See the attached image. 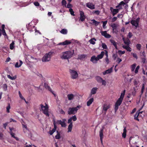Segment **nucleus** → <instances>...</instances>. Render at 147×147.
<instances>
[{"mask_svg":"<svg viewBox=\"0 0 147 147\" xmlns=\"http://www.w3.org/2000/svg\"><path fill=\"white\" fill-rule=\"evenodd\" d=\"M141 47V45L140 44H138L136 45V48L139 51L140 50Z\"/></svg>","mask_w":147,"mask_h":147,"instance_id":"46","label":"nucleus"},{"mask_svg":"<svg viewBox=\"0 0 147 147\" xmlns=\"http://www.w3.org/2000/svg\"><path fill=\"white\" fill-rule=\"evenodd\" d=\"M100 13V12L99 10H96L94 11H93L92 12L93 14H96L97 15H98Z\"/></svg>","mask_w":147,"mask_h":147,"instance_id":"39","label":"nucleus"},{"mask_svg":"<svg viewBox=\"0 0 147 147\" xmlns=\"http://www.w3.org/2000/svg\"><path fill=\"white\" fill-rule=\"evenodd\" d=\"M101 35L107 38H109L111 37V36L109 34H107L106 31H103L101 32Z\"/></svg>","mask_w":147,"mask_h":147,"instance_id":"12","label":"nucleus"},{"mask_svg":"<svg viewBox=\"0 0 147 147\" xmlns=\"http://www.w3.org/2000/svg\"><path fill=\"white\" fill-rule=\"evenodd\" d=\"M134 85L135 86H136V87L135 88H134V90L135 91L136 87V88L137 87V84H138V83L137 82V81L136 80H135L134 81Z\"/></svg>","mask_w":147,"mask_h":147,"instance_id":"45","label":"nucleus"},{"mask_svg":"<svg viewBox=\"0 0 147 147\" xmlns=\"http://www.w3.org/2000/svg\"><path fill=\"white\" fill-rule=\"evenodd\" d=\"M10 108V106L9 103L8 104V106L6 107L7 112L8 113H9L10 112L9 109Z\"/></svg>","mask_w":147,"mask_h":147,"instance_id":"43","label":"nucleus"},{"mask_svg":"<svg viewBox=\"0 0 147 147\" xmlns=\"http://www.w3.org/2000/svg\"><path fill=\"white\" fill-rule=\"evenodd\" d=\"M110 107V105L107 104H104L103 105V110L105 111L106 113L108 109H109Z\"/></svg>","mask_w":147,"mask_h":147,"instance_id":"15","label":"nucleus"},{"mask_svg":"<svg viewBox=\"0 0 147 147\" xmlns=\"http://www.w3.org/2000/svg\"><path fill=\"white\" fill-rule=\"evenodd\" d=\"M119 9H113L112 11V12L113 16H114L115 15L118 13L119 12Z\"/></svg>","mask_w":147,"mask_h":147,"instance_id":"26","label":"nucleus"},{"mask_svg":"<svg viewBox=\"0 0 147 147\" xmlns=\"http://www.w3.org/2000/svg\"><path fill=\"white\" fill-rule=\"evenodd\" d=\"M136 64L135 63H134L133 65H131V71L132 72L134 71L136 67Z\"/></svg>","mask_w":147,"mask_h":147,"instance_id":"34","label":"nucleus"},{"mask_svg":"<svg viewBox=\"0 0 147 147\" xmlns=\"http://www.w3.org/2000/svg\"><path fill=\"white\" fill-rule=\"evenodd\" d=\"M125 53V51H122L121 50H119L118 51V53L119 55H121L122 54H124Z\"/></svg>","mask_w":147,"mask_h":147,"instance_id":"44","label":"nucleus"},{"mask_svg":"<svg viewBox=\"0 0 147 147\" xmlns=\"http://www.w3.org/2000/svg\"><path fill=\"white\" fill-rule=\"evenodd\" d=\"M94 100L93 98H90L87 102V105L88 106H89L92 103Z\"/></svg>","mask_w":147,"mask_h":147,"instance_id":"23","label":"nucleus"},{"mask_svg":"<svg viewBox=\"0 0 147 147\" xmlns=\"http://www.w3.org/2000/svg\"><path fill=\"white\" fill-rule=\"evenodd\" d=\"M1 31L2 32V34L4 36H7V34L5 32V30H1Z\"/></svg>","mask_w":147,"mask_h":147,"instance_id":"62","label":"nucleus"},{"mask_svg":"<svg viewBox=\"0 0 147 147\" xmlns=\"http://www.w3.org/2000/svg\"><path fill=\"white\" fill-rule=\"evenodd\" d=\"M80 18L79 20H81L82 22H83L85 20L86 18V16L84 15V12L82 11H80Z\"/></svg>","mask_w":147,"mask_h":147,"instance_id":"9","label":"nucleus"},{"mask_svg":"<svg viewBox=\"0 0 147 147\" xmlns=\"http://www.w3.org/2000/svg\"><path fill=\"white\" fill-rule=\"evenodd\" d=\"M53 53V52H50L48 53H46L42 59V61L46 62L50 61Z\"/></svg>","mask_w":147,"mask_h":147,"instance_id":"4","label":"nucleus"},{"mask_svg":"<svg viewBox=\"0 0 147 147\" xmlns=\"http://www.w3.org/2000/svg\"><path fill=\"white\" fill-rule=\"evenodd\" d=\"M20 61V64L19 65L18 62H16L15 65V67L18 68L19 67L22 65L23 64L22 61L21 60H19Z\"/></svg>","mask_w":147,"mask_h":147,"instance_id":"21","label":"nucleus"},{"mask_svg":"<svg viewBox=\"0 0 147 147\" xmlns=\"http://www.w3.org/2000/svg\"><path fill=\"white\" fill-rule=\"evenodd\" d=\"M140 18H138L136 20L132 19L131 20L130 22L133 26H135L136 28L139 27V24L140 20Z\"/></svg>","mask_w":147,"mask_h":147,"instance_id":"5","label":"nucleus"},{"mask_svg":"<svg viewBox=\"0 0 147 147\" xmlns=\"http://www.w3.org/2000/svg\"><path fill=\"white\" fill-rule=\"evenodd\" d=\"M86 5L87 7L91 9H94L95 8V5L93 4L92 3H87L86 4Z\"/></svg>","mask_w":147,"mask_h":147,"instance_id":"13","label":"nucleus"},{"mask_svg":"<svg viewBox=\"0 0 147 147\" xmlns=\"http://www.w3.org/2000/svg\"><path fill=\"white\" fill-rule=\"evenodd\" d=\"M145 84H142V86L141 89V95L143 93V92L144 91V88H145Z\"/></svg>","mask_w":147,"mask_h":147,"instance_id":"41","label":"nucleus"},{"mask_svg":"<svg viewBox=\"0 0 147 147\" xmlns=\"http://www.w3.org/2000/svg\"><path fill=\"white\" fill-rule=\"evenodd\" d=\"M126 130L125 128L123 129V132L122 134V136L123 138H125L126 135Z\"/></svg>","mask_w":147,"mask_h":147,"instance_id":"35","label":"nucleus"},{"mask_svg":"<svg viewBox=\"0 0 147 147\" xmlns=\"http://www.w3.org/2000/svg\"><path fill=\"white\" fill-rule=\"evenodd\" d=\"M69 72L70 74L71 78L73 79H76L78 77V74L76 71L71 69H69Z\"/></svg>","mask_w":147,"mask_h":147,"instance_id":"6","label":"nucleus"},{"mask_svg":"<svg viewBox=\"0 0 147 147\" xmlns=\"http://www.w3.org/2000/svg\"><path fill=\"white\" fill-rule=\"evenodd\" d=\"M112 68H111L109 69L106 70L105 71H104L103 73V75H105L107 74H108L112 72Z\"/></svg>","mask_w":147,"mask_h":147,"instance_id":"24","label":"nucleus"},{"mask_svg":"<svg viewBox=\"0 0 147 147\" xmlns=\"http://www.w3.org/2000/svg\"><path fill=\"white\" fill-rule=\"evenodd\" d=\"M74 96L73 94H69L67 95V97L69 100H71L74 99Z\"/></svg>","mask_w":147,"mask_h":147,"instance_id":"27","label":"nucleus"},{"mask_svg":"<svg viewBox=\"0 0 147 147\" xmlns=\"http://www.w3.org/2000/svg\"><path fill=\"white\" fill-rule=\"evenodd\" d=\"M87 56L86 55L82 54L78 55V59L80 60H82L83 59H85Z\"/></svg>","mask_w":147,"mask_h":147,"instance_id":"19","label":"nucleus"},{"mask_svg":"<svg viewBox=\"0 0 147 147\" xmlns=\"http://www.w3.org/2000/svg\"><path fill=\"white\" fill-rule=\"evenodd\" d=\"M72 126H73L72 123H71L70 124H69V125L68 126V132H71V131L72 130Z\"/></svg>","mask_w":147,"mask_h":147,"instance_id":"31","label":"nucleus"},{"mask_svg":"<svg viewBox=\"0 0 147 147\" xmlns=\"http://www.w3.org/2000/svg\"><path fill=\"white\" fill-rule=\"evenodd\" d=\"M125 4V3L123 1H122L120 2V3L119 4L116 6V8L117 9H119V10H120L122 9V5H124Z\"/></svg>","mask_w":147,"mask_h":147,"instance_id":"16","label":"nucleus"},{"mask_svg":"<svg viewBox=\"0 0 147 147\" xmlns=\"http://www.w3.org/2000/svg\"><path fill=\"white\" fill-rule=\"evenodd\" d=\"M105 52L104 51H102L101 52L100 54L99 55H98L97 56V57L98 58V61L99 60V59H102L104 55H105Z\"/></svg>","mask_w":147,"mask_h":147,"instance_id":"18","label":"nucleus"},{"mask_svg":"<svg viewBox=\"0 0 147 147\" xmlns=\"http://www.w3.org/2000/svg\"><path fill=\"white\" fill-rule=\"evenodd\" d=\"M60 32L63 34H66L67 32V31L66 29H63L60 31Z\"/></svg>","mask_w":147,"mask_h":147,"instance_id":"36","label":"nucleus"},{"mask_svg":"<svg viewBox=\"0 0 147 147\" xmlns=\"http://www.w3.org/2000/svg\"><path fill=\"white\" fill-rule=\"evenodd\" d=\"M102 48L105 49H107V46L106 44L105 43H102Z\"/></svg>","mask_w":147,"mask_h":147,"instance_id":"52","label":"nucleus"},{"mask_svg":"<svg viewBox=\"0 0 147 147\" xmlns=\"http://www.w3.org/2000/svg\"><path fill=\"white\" fill-rule=\"evenodd\" d=\"M96 41V39L94 38H93L89 40V42L90 44L94 45L95 43V41Z\"/></svg>","mask_w":147,"mask_h":147,"instance_id":"29","label":"nucleus"},{"mask_svg":"<svg viewBox=\"0 0 147 147\" xmlns=\"http://www.w3.org/2000/svg\"><path fill=\"white\" fill-rule=\"evenodd\" d=\"M123 100L119 98L116 101L115 104V107L114 108L115 111V112H116L118 109L120 105L121 104Z\"/></svg>","mask_w":147,"mask_h":147,"instance_id":"7","label":"nucleus"},{"mask_svg":"<svg viewBox=\"0 0 147 147\" xmlns=\"http://www.w3.org/2000/svg\"><path fill=\"white\" fill-rule=\"evenodd\" d=\"M53 122L54 125V127L52 130H50L49 132V134L51 135H52L55 132L57 127L56 125L55 121V119L53 120Z\"/></svg>","mask_w":147,"mask_h":147,"instance_id":"10","label":"nucleus"},{"mask_svg":"<svg viewBox=\"0 0 147 147\" xmlns=\"http://www.w3.org/2000/svg\"><path fill=\"white\" fill-rule=\"evenodd\" d=\"M44 84L45 87L46 89L48 90L49 91H51L53 94L55 95V94L53 93V92L52 91L50 86L48 85V84H47L46 83H45Z\"/></svg>","mask_w":147,"mask_h":147,"instance_id":"20","label":"nucleus"},{"mask_svg":"<svg viewBox=\"0 0 147 147\" xmlns=\"http://www.w3.org/2000/svg\"><path fill=\"white\" fill-rule=\"evenodd\" d=\"M72 120H73V121H75L77 119L76 115H74L71 117Z\"/></svg>","mask_w":147,"mask_h":147,"instance_id":"58","label":"nucleus"},{"mask_svg":"<svg viewBox=\"0 0 147 147\" xmlns=\"http://www.w3.org/2000/svg\"><path fill=\"white\" fill-rule=\"evenodd\" d=\"M41 110L42 111L43 113L47 117H49L50 115L49 112V107L48 105L46 103L45 105L44 106L42 104L40 105Z\"/></svg>","mask_w":147,"mask_h":147,"instance_id":"2","label":"nucleus"},{"mask_svg":"<svg viewBox=\"0 0 147 147\" xmlns=\"http://www.w3.org/2000/svg\"><path fill=\"white\" fill-rule=\"evenodd\" d=\"M131 53L132 55L133 56L134 58H135L136 59H137L138 58V56L136 53H133L132 52Z\"/></svg>","mask_w":147,"mask_h":147,"instance_id":"50","label":"nucleus"},{"mask_svg":"<svg viewBox=\"0 0 147 147\" xmlns=\"http://www.w3.org/2000/svg\"><path fill=\"white\" fill-rule=\"evenodd\" d=\"M139 116V113H136L135 114L134 116V119L135 120H137L138 121H139V119L138 118V117Z\"/></svg>","mask_w":147,"mask_h":147,"instance_id":"38","label":"nucleus"},{"mask_svg":"<svg viewBox=\"0 0 147 147\" xmlns=\"http://www.w3.org/2000/svg\"><path fill=\"white\" fill-rule=\"evenodd\" d=\"M97 57L95 55H93L91 58L90 61L92 62L93 63H97V61H98Z\"/></svg>","mask_w":147,"mask_h":147,"instance_id":"11","label":"nucleus"},{"mask_svg":"<svg viewBox=\"0 0 147 147\" xmlns=\"http://www.w3.org/2000/svg\"><path fill=\"white\" fill-rule=\"evenodd\" d=\"M113 28V32L116 33H117L118 32V30L117 28V26L116 24H112L111 26Z\"/></svg>","mask_w":147,"mask_h":147,"instance_id":"14","label":"nucleus"},{"mask_svg":"<svg viewBox=\"0 0 147 147\" xmlns=\"http://www.w3.org/2000/svg\"><path fill=\"white\" fill-rule=\"evenodd\" d=\"M91 21L92 22V23L93 24H94V25L95 26H97L98 24H99L100 22H98L94 19L92 20H91Z\"/></svg>","mask_w":147,"mask_h":147,"instance_id":"37","label":"nucleus"},{"mask_svg":"<svg viewBox=\"0 0 147 147\" xmlns=\"http://www.w3.org/2000/svg\"><path fill=\"white\" fill-rule=\"evenodd\" d=\"M34 5L36 6H38L39 5V3L37 1H35L34 2Z\"/></svg>","mask_w":147,"mask_h":147,"instance_id":"63","label":"nucleus"},{"mask_svg":"<svg viewBox=\"0 0 147 147\" xmlns=\"http://www.w3.org/2000/svg\"><path fill=\"white\" fill-rule=\"evenodd\" d=\"M69 11L70 12V14H71V15H73V16H75V14H74V12L73 11V10L72 9H71V8L69 9Z\"/></svg>","mask_w":147,"mask_h":147,"instance_id":"48","label":"nucleus"},{"mask_svg":"<svg viewBox=\"0 0 147 147\" xmlns=\"http://www.w3.org/2000/svg\"><path fill=\"white\" fill-rule=\"evenodd\" d=\"M71 43V42L68 40H66L65 41L63 42V45H65L70 44Z\"/></svg>","mask_w":147,"mask_h":147,"instance_id":"30","label":"nucleus"},{"mask_svg":"<svg viewBox=\"0 0 147 147\" xmlns=\"http://www.w3.org/2000/svg\"><path fill=\"white\" fill-rule=\"evenodd\" d=\"M133 35L132 33L131 32H129L128 33L127 36L129 38H130Z\"/></svg>","mask_w":147,"mask_h":147,"instance_id":"64","label":"nucleus"},{"mask_svg":"<svg viewBox=\"0 0 147 147\" xmlns=\"http://www.w3.org/2000/svg\"><path fill=\"white\" fill-rule=\"evenodd\" d=\"M98 88L97 87L93 88L91 90L90 96L92 94H94L96 93Z\"/></svg>","mask_w":147,"mask_h":147,"instance_id":"17","label":"nucleus"},{"mask_svg":"<svg viewBox=\"0 0 147 147\" xmlns=\"http://www.w3.org/2000/svg\"><path fill=\"white\" fill-rule=\"evenodd\" d=\"M139 68H140V66L139 65H138V66L136 69H135V73L136 74H137L138 72V70H139Z\"/></svg>","mask_w":147,"mask_h":147,"instance_id":"54","label":"nucleus"},{"mask_svg":"<svg viewBox=\"0 0 147 147\" xmlns=\"http://www.w3.org/2000/svg\"><path fill=\"white\" fill-rule=\"evenodd\" d=\"M123 41H124V43L127 45H129L130 44V41L128 39H126L125 40L124 38H123Z\"/></svg>","mask_w":147,"mask_h":147,"instance_id":"22","label":"nucleus"},{"mask_svg":"<svg viewBox=\"0 0 147 147\" xmlns=\"http://www.w3.org/2000/svg\"><path fill=\"white\" fill-rule=\"evenodd\" d=\"M103 129H101L100 131V138H103Z\"/></svg>","mask_w":147,"mask_h":147,"instance_id":"42","label":"nucleus"},{"mask_svg":"<svg viewBox=\"0 0 147 147\" xmlns=\"http://www.w3.org/2000/svg\"><path fill=\"white\" fill-rule=\"evenodd\" d=\"M31 24L32 23H30L26 26L27 29L30 32H33L35 30V26L34 25H32Z\"/></svg>","mask_w":147,"mask_h":147,"instance_id":"8","label":"nucleus"},{"mask_svg":"<svg viewBox=\"0 0 147 147\" xmlns=\"http://www.w3.org/2000/svg\"><path fill=\"white\" fill-rule=\"evenodd\" d=\"M81 107L79 105L76 107H70L68 111V113L69 115L74 114L76 113L78 109H79Z\"/></svg>","mask_w":147,"mask_h":147,"instance_id":"3","label":"nucleus"},{"mask_svg":"<svg viewBox=\"0 0 147 147\" xmlns=\"http://www.w3.org/2000/svg\"><path fill=\"white\" fill-rule=\"evenodd\" d=\"M105 60L106 62V63L107 64H108L109 63V59L108 58V57H106L105 59Z\"/></svg>","mask_w":147,"mask_h":147,"instance_id":"55","label":"nucleus"},{"mask_svg":"<svg viewBox=\"0 0 147 147\" xmlns=\"http://www.w3.org/2000/svg\"><path fill=\"white\" fill-rule=\"evenodd\" d=\"M96 80L99 83H101L103 80L102 78L99 76H97L96 77Z\"/></svg>","mask_w":147,"mask_h":147,"instance_id":"33","label":"nucleus"},{"mask_svg":"<svg viewBox=\"0 0 147 147\" xmlns=\"http://www.w3.org/2000/svg\"><path fill=\"white\" fill-rule=\"evenodd\" d=\"M122 61V60L119 57L117 58L116 61L118 64H119Z\"/></svg>","mask_w":147,"mask_h":147,"instance_id":"59","label":"nucleus"},{"mask_svg":"<svg viewBox=\"0 0 147 147\" xmlns=\"http://www.w3.org/2000/svg\"><path fill=\"white\" fill-rule=\"evenodd\" d=\"M57 134L55 136V138L57 139H59L60 138V134L58 132V131H57Z\"/></svg>","mask_w":147,"mask_h":147,"instance_id":"40","label":"nucleus"},{"mask_svg":"<svg viewBox=\"0 0 147 147\" xmlns=\"http://www.w3.org/2000/svg\"><path fill=\"white\" fill-rule=\"evenodd\" d=\"M15 43L14 41H12L10 45V49L11 50H13L15 47Z\"/></svg>","mask_w":147,"mask_h":147,"instance_id":"32","label":"nucleus"},{"mask_svg":"<svg viewBox=\"0 0 147 147\" xmlns=\"http://www.w3.org/2000/svg\"><path fill=\"white\" fill-rule=\"evenodd\" d=\"M7 77L9 78L12 80H15L16 78L15 77H11L9 75H7Z\"/></svg>","mask_w":147,"mask_h":147,"instance_id":"51","label":"nucleus"},{"mask_svg":"<svg viewBox=\"0 0 147 147\" xmlns=\"http://www.w3.org/2000/svg\"><path fill=\"white\" fill-rule=\"evenodd\" d=\"M19 94L20 98L22 100H25V98L22 96V94L21 93L20 91L18 92Z\"/></svg>","mask_w":147,"mask_h":147,"instance_id":"47","label":"nucleus"},{"mask_svg":"<svg viewBox=\"0 0 147 147\" xmlns=\"http://www.w3.org/2000/svg\"><path fill=\"white\" fill-rule=\"evenodd\" d=\"M61 125L62 127H65L66 126V124L64 121H61Z\"/></svg>","mask_w":147,"mask_h":147,"instance_id":"56","label":"nucleus"},{"mask_svg":"<svg viewBox=\"0 0 147 147\" xmlns=\"http://www.w3.org/2000/svg\"><path fill=\"white\" fill-rule=\"evenodd\" d=\"M125 91H126L125 90H123V92H122V93H121V95L120 96V97H119V98L121 99L122 100H123V98L124 97V95L125 94Z\"/></svg>","mask_w":147,"mask_h":147,"instance_id":"28","label":"nucleus"},{"mask_svg":"<svg viewBox=\"0 0 147 147\" xmlns=\"http://www.w3.org/2000/svg\"><path fill=\"white\" fill-rule=\"evenodd\" d=\"M3 90L5 91H6L7 90V86L6 84H4L3 85Z\"/></svg>","mask_w":147,"mask_h":147,"instance_id":"49","label":"nucleus"},{"mask_svg":"<svg viewBox=\"0 0 147 147\" xmlns=\"http://www.w3.org/2000/svg\"><path fill=\"white\" fill-rule=\"evenodd\" d=\"M117 57V55L116 54H114L113 55L112 57L114 60H116Z\"/></svg>","mask_w":147,"mask_h":147,"instance_id":"53","label":"nucleus"},{"mask_svg":"<svg viewBox=\"0 0 147 147\" xmlns=\"http://www.w3.org/2000/svg\"><path fill=\"white\" fill-rule=\"evenodd\" d=\"M107 21H106L103 22L102 26H103V28H105V26L106 24H107Z\"/></svg>","mask_w":147,"mask_h":147,"instance_id":"60","label":"nucleus"},{"mask_svg":"<svg viewBox=\"0 0 147 147\" xmlns=\"http://www.w3.org/2000/svg\"><path fill=\"white\" fill-rule=\"evenodd\" d=\"M101 82H102V85H104V86H105L107 84L106 81L103 80H102Z\"/></svg>","mask_w":147,"mask_h":147,"instance_id":"61","label":"nucleus"},{"mask_svg":"<svg viewBox=\"0 0 147 147\" xmlns=\"http://www.w3.org/2000/svg\"><path fill=\"white\" fill-rule=\"evenodd\" d=\"M74 54V51H67L63 53V55L61 57L63 59H68L71 57Z\"/></svg>","mask_w":147,"mask_h":147,"instance_id":"1","label":"nucleus"},{"mask_svg":"<svg viewBox=\"0 0 147 147\" xmlns=\"http://www.w3.org/2000/svg\"><path fill=\"white\" fill-rule=\"evenodd\" d=\"M61 3L63 5L66 6L67 3L65 0H62Z\"/></svg>","mask_w":147,"mask_h":147,"instance_id":"57","label":"nucleus"},{"mask_svg":"<svg viewBox=\"0 0 147 147\" xmlns=\"http://www.w3.org/2000/svg\"><path fill=\"white\" fill-rule=\"evenodd\" d=\"M110 41L113 44V45L115 47V48L116 49H118L117 47V44L115 41L113 40H110Z\"/></svg>","mask_w":147,"mask_h":147,"instance_id":"25","label":"nucleus"}]
</instances>
